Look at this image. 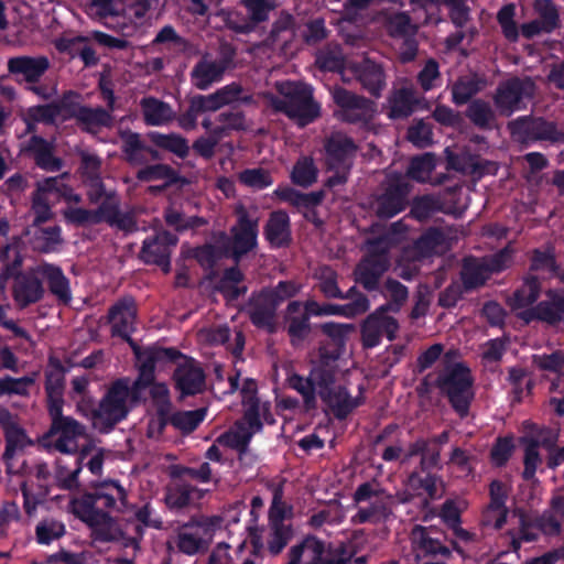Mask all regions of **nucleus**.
I'll return each mask as SVG.
<instances>
[{"label":"nucleus","mask_w":564,"mask_h":564,"mask_svg":"<svg viewBox=\"0 0 564 564\" xmlns=\"http://www.w3.org/2000/svg\"><path fill=\"white\" fill-rule=\"evenodd\" d=\"M63 215L68 223L76 225L96 224L100 221V215L80 207H67Z\"/></svg>","instance_id":"obj_62"},{"label":"nucleus","mask_w":564,"mask_h":564,"mask_svg":"<svg viewBox=\"0 0 564 564\" xmlns=\"http://www.w3.org/2000/svg\"><path fill=\"white\" fill-rule=\"evenodd\" d=\"M126 10L124 0H91L87 13L95 19L122 17Z\"/></svg>","instance_id":"obj_43"},{"label":"nucleus","mask_w":564,"mask_h":564,"mask_svg":"<svg viewBox=\"0 0 564 564\" xmlns=\"http://www.w3.org/2000/svg\"><path fill=\"white\" fill-rule=\"evenodd\" d=\"M400 224H394L389 234L367 243L366 258L357 267L356 280L367 290H375L382 273L389 267L387 250L400 241Z\"/></svg>","instance_id":"obj_7"},{"label":"nucleus","mask_w":564,"mask_h":564,"mask_svg":"<svg viewBox=\"0 0 564 564\" xmlns=\"http://www.w3.org/2000/svg\"><path fill=\"white\" fill-rule=\"evenodd\" d=\"M438 384L447 394L454 409L460 415H465L473 398L469 370L462 364L448 367L440 377Z\"/></svg>","instance_id":"obj_10"},{"label":"nucleus","mask_w":564,"mask_h":564,"mask_svg":"<svg viewBox=\"0 0 564 564\" xmlns=\"http://www.w3.org/2000/svg\"><path fill=\"white\" fill-rule=\"evenodd\" d=\"M9 70L20 79L26 82L37 80L48 67V62L44 57H15L8 63Z\"/></svg>","instance_id":"obj_32"},{"label":"nucleus","mask_w":564,"mask_h":564,"mask_svg":"<svg viewBox=\"0 0 564 564\" xmlns=\"http://www.w3.org/2000/svg\"><path fill=\"white\" fill-rule=\"evenodd\" d=\"M513 518L520 525L518 535L511 534L513 549L517 550L522 541H533L539 530L546 534H555L560 531L561 522L564 520V498L553 499L551 513L543 516L539 525L532 523L523 514H517Z\"/></svg>","instance_id":"obj_12"},{"label":"nucleus","mask_w":564,"mask_h":564,"mask_svg":"<svg viewBox=\"0 0 564 564\" xmlns=\"http://www.w3.org/2000/svg\"><path fill=\"white\" fill-rule=\"evenodd\" d=\"M334 101L341 108L340 118L347 121L368 120L375 112L373 105L355 94L336 88L333 91Z\"/></svg>","instance_id":"obj_24"},{"label":"nucleus","mask_w":564,"mask_h":564,"mask_svg":"<svg viewBox=\"0 0 564 564\" xmlns=\"http://www.w3.org/2000/svg\"><path fill=\"white\" fill-rule=\"evenodd\" d=\"M292 180L301 186H308L316 180V169L308 159L300 160L292 171Z\"/></svg>","instance_id":"obj_56"},{"label":"nucleus","mask_w":564,"mask_h":564,"mask_svg":"<svg viewBox=\"0 0 564 564\" xmlns=\"http://www.w3.org/2000/svg\"><path fill=\"white\" fill-rule=\"evenodd\" d=\"M290 564H344V560L335 558L317 539L306 538L291 549Z\"/></svg>","instance_id":"obj_21"},{"label":"nucleus","mask_w":564,"mask_h":564,"mask_svg":"<svg viewBox=\"0 0 564 564\" xmlns=\"http://www.w3.org/2000/svg\"><path fill=\"white\" fill-rule=\"evenodd\" d=\"M535 11L539 20L542 21V28L546 32H551L556 26L557 12L554 4L550 0H538L535 2Z\"/></svg>","instance_id":"obj_58"},{"label":"nucleus","mask_w":564,"mask_h":564,"mask_svg":"<svg viewBox=\"0 0 564 564\" xmlns=\"http://www.w3.org/2000/svg\"><path fill=\"white\" fill-rule=\"evenodd\" d=\"M218 522L217 518L202 517L183 525L176 535L177 549L187 555L206 550L216 533Z\"/></svg>","instance_id":"obj_11"},{"label":"nucleus","mask_w":564,"mask_h":564,"mask_svg":"<svg viewBox=\"0 0 564 564\" xmlns=\"http://www.w3.org/2000/svg\"><path fill=\"white\" fill-rule=\"evenodd\" d=\"M434 167V156L432 154H424L412 160L408 174L419 182H427Z\"/></svg>","instance_id":"obj_50"},{"label":"nucleus","mask_w":564,"mask_h":564,"mask_svg":"<svg viewBox=\"0 0 564 564\" xmlns=\"http://www.w3.org/2000/svg\"><path fill=\"white\" fill-rule=\"evenodd\" d=\"M64 531L65 528L63 523L54 520H46L37 525L36 535L40 543L48 544L53 540L62 536Z\"/></svg>","instance_id":"obj_57"},{"label":"nucleus","mask_w":564,"mask_h":564,"mask_svg":"<svg viewBox=\"0 0 564 564\" xmlns=\"http://www.w3.org/2000/svg\"><path fill=\"white\" fill-rule=\"evenodd\" d=\"M355 145L345 134H333L326 145V162L329 171H334L327 180L329 186L346 181L347 171L350 166V158L355 153Z\"/></svg>","instance_id":"obj_15"},{"label":"nucleus","mask_w":564,"mask_h":564,"mask_svg":"<svg viewBox=\"0 0 564 564\" xmlns=\"http://www.w3.org/2000/svg\"><path fill=\"white\" fill-rule=\"evenodd\" d=\"M130 403V382L127 379H120L109 388L98 408L93 403L86 417L96 430L106 432L126 417Z\"/></svg>","instance_id":"obj_5"},{"label":"nucleus","mask_w":564,"mask_h":564,"mask_svg":"<svg viewBox=\"0 0 564 564\" xmlns=\"http://www.w3.org/2000/svg\"><path fill=\"white\" fill-rule=\"evenodd\" d=\"M96 539L101 541H112L119 538L120 531L111 518L102 512V520H96L95 524L89 525Z\"/></svg>","instance_id":"obj_55"},{"label":"nucleus","mask_w":564,"mask_h":564,"mask_svg":"<svg viewBox=\"0 0 564 564\" xmlns=\"http://www.w3.org/2000/svg\"><path fill=\"white\" fill-rule=\"evenodd\" d=\"M246 545V542H237L235 545L221 542L212 551L208 564H234L237 555Z\"/></svg>","instance_id":"obj_49"},{"label":"nucleus","mask_w":564,"mask_h":564,"mask_svg":"<svg viewBox=\"0 0 564 564\" xmlns=\"http://www.w3.org/2000/svg\"><path fill=\"white\" fill-rule=\"evenodd\" d=\"M257 223L247 219L245 216L239 218L238 225L232 229V253L236 258L251 250L257 243Z\"/></svg>","instance_id":"obj_34"},{"label":"nucleus","mask_w":564,"mask_h":564,"mask_svg":"<svg viewBox=\"0 0 564 564\" xmlns=\"http://www.w3.org/2000/svg\"><path fill=\"white\" fill-rule=\"evenodd\" d=\"M412 9H413V22L405 13H397L389 18L388 20V30L393 36H409L414 34L417 24L425 23L424 21H416V15H424V10L417 6L414 7L413 0H411Z\"/></svg>","instance_id":"obj_37"},{"label":"nucleus","mask_w":564,"mask_h":564,"mask_svg":"<svg viewBox=\"0 0 564 564\" xmlns=\"http://www.w3.org/2000/svg\"><path fill=\"white\" fill-rule=\"evenodd\" d=\"M368 307L369 303L365 296H359L355 302L348 305H319L314 301H308L304 306H302L299 302H292L289 304L286 311L289 334L293 341H297L303 339L308 333L310 316L344 315L352 317L365 313Z\"/></svg>","instance_id":"obj_2"},{"label":"nucleus","mask_w":564,"mask_h":564,"mask_svg":"<svg viewBox=\"0 0 564 564\" xmlns=\"http://www.w3.org/2000/svg\"><path fill=\"white\" fill-rule=\"evenodd\" d=\"M421 455V466L423 469H429L437 465L440 460V452L429 447L426 441L415 442L409 451V456Z\"/></svg>","instance_id":"obj_53"},{"label":"nucleus","mask_w":564,"mask_h":564,"mask_svg":"<svg viewBox=\"0 0 564 564\" xmlns=\"http://www.w3.org/2000/svg\"><path fill=\"white\" fill-rule=\"evenodd\" d=\"M177 361V368L174 372L176 388L182 394H195L203 390L205 386V376L196 361L187 357H176L172 360Z\"/></svg>","instance_id":"obj_22"},{"label":"nucleus","mask_w":564,"mask_h":564,"mask_svg":"<svg viewBox=\"0 0 564 564\" xmlns=\"http://www.w3.org/2000/svg\"><path fill=\"white\" fill-rule=\"evenodd\" d=\"M240 181L247 186L261 189L272 184L270 174L262 169H251L242 172Z\"/></svg>","instance_id":"obj_61"},{"label":"nucleus","mask_w":564,"mask_h":564,"mask_svg":"<svg viewBox=\"0 0 564 564\" xmlns=\"http://www.w3.org/2000/svg\"><path fill=\"white\" fill-rule=\"evenodd\" d=\"M144 120L150 126H162L171 121L174 117L170 106L155 98H144L141 101Z\"/></svg>","instance_id":"obj_38"},{"label":"nucleus","mask_w":564,"mask_h":564,"mask_svg":"<svg viewBox=\"0 0 564 564\" xmlns=\"http://www.w3.org/2000/svg\"><path fill=\"white\" fill-rule=\"evenodd\" d=\"M550 301L538 306V315L547 322L564 321V296L549 294Z\"/></svg>","instance_id":"obj_47"},{"label":"nucleus","mask_w":564,"mask_h":564,"mask_svg":"<svg viewBox=\"0 0 564 564\" xmlns=\"http://www.w3.org/2000/svg\"><path fill=\"white\" fill-rule=\"evenodd\" d=\"M89 380L86 377H76L72 380V399L76 403L77 412L86 416L91 410L93 398L88 394Z\"/></svg>","instance_id":"obj_45"},{"label":"nucleus","mask_w":564,"mask_h":564,"mask_svg":"<svg viewBox=\"0 0 564 564\" xmlns=\"http://www.w3.org/2000/svg\"><path fill=\"white\" fill-rule=\"evenodd\" d=\"M533 362L544 371L564 377V352L556 351L551 355H534Z\"/></svg>","instance_id":"obj_52"},{"label":"nucleus","mask_w":564,"mask_h":564,"mask_svg":"<svg viewBox=\"0 0 564 564\" xmlns=\"http://www.w3.org/2000/svg\"><path fill=\"white\" fill-rule=\"evenodd\" d=\"M265 235L273 246H282L289 241V217L283 212H274L271 214L267 227Z\"/></svg>","instance_id":"obj_39"},{"label":"nucleus","mask_w":564,"mask_h":564,"mask_svg":"<svg viewBox=\"0 0 564 564\" xmlns=\"http://www.w3.org/2000/svg\"><path fill=\"white\" fill-rule=\"evenodd\" d=\"M205 417V410L198 409L193 411L178 412L172 416V423L175 427L183 432H192Z\"/></svg>","instance_id":"obj_51"},{"label":"nucleus","mask_w":564,"mask_h":564,"mask_svg":"<svg viewBox=\"0 0 564 564\" xmlns=\"http://www.w3.org/2000/svg\"><path fill=\"white\" fill-rule=\"evenodd\" d=\"M43 288L39 281L35 270L32 274H20L15 276L13 295L20 306H26L41 299Z\"/></svg>","instance_id":"obj_31"},{"label":"nucleus","mask_w":564,"mask_h":564,"mask_svg":"<svg viewBox=\"0 0 564 564\" xmlns=\"http://www.w3.org/2000/svg\"><path fill=\"white\" fill-rule=\"evenodd\" d=\"M281 97L271 99L272 107L284 112L290 119L304 127L319 116V106L313 100L312 87L302 83L281 82L276 84Z\"/></svg>","instance_id":"obj_3"},{"label":"nucleus","mask_w":564,"mask_h":564,"mask_svg":"<svg viewBox=\"0 0 564 564\" xmlns=\"http://www.w3.org/2000/svg\"><path fill=\"white\" fill-rule=\"evenodd\" d=\"M7 451L6 456H12L17 451L23 449L25 446L31 444V441L25 435L24 431L15 425H11L7 429Z\"/></svg>","instance_id":"obj_59"},{"label":"nucleus","mask_w":564,"mask_h":564,"mask_svg":"<svg viewBox=\"0 0 564 564\" xmlns=\"http://www.w3.org/2000/svg\"><path fill=\"white\" fill-rule=\"evenodd\" d=\"M203 497V491L187 485H181L170 489L166 501L170 507L182 508L189 503H194Z\"/></svg>","instance_id":"obj_44"},{"label":"nucleus","mask_w":564,"mask_h":564,"mask_svg":"<svg viewBox=\"0 0 564 564\" xmlns=\"http://www.w3.org/2000/svg\"><path fill=\"white\" fill-rule=\"evenodd\" d=\"M133 350L139 367V378L134 382V388L135 390H140L150 386V395L156 406L159 415L166 416L171 409L169 388L165 383L153 382V372L155 367L160 364L165 362V360H173L176 357V351L158 347H148L144 349L133 347Z\"/></svg>","instance_id":"obj_1"},{"label":"nucleus","mask_w":564,"mask_h":564,"mask_svg":"<svg viewBox=\"0 0 564 564\" xmlns=\"http://www.w3.org/2000/svg\"><path fill=\"white\" fill-rule=\"evenodd\" d=\"M511 262V251L507 248L490 259L478 261L469 259L465 262L462 278L467 288H476L482 284L491 272L507 268Z\"/></svg>","instance_id":"obj_18"},{"label":"nucleus","mask_w":564,"mask_h":564,"mask_svg":"<svg viewBox=\"0 0 564 564\" xmlns=\"http://www.w3.org/2000/svg\"><path fill=\"white\" fill-rule=\"evenodd\" d=\"M389 102L391 118L408 117L415 104L414 91L411 87H402L393 94Z\"/></svg>","instance_id":"obj_42"},{"label":"nucleus","mask_w":564,"mask_h":564,"mask_svg":"<svg viewBox=\"0 0 564 564\" xmlns=\"http://www.w3.org/2000/svg\"><path fill=\"white\" fill-rule=\"evenodd\" d=\"M358 512L352 517L356 523L378 522L388 516L390 498L375 485L364 484L355 492Z\"/></svg>","instance_id":"obj_13"},{"label":"nucleus","mask_w":564,"mask_h":564,"mask_svg":"<svg viewBox=\"0 0 564 564\" xmlns=\"http://www.w3.org/2000/svg\"><path fill=\"white\" fill-rule=\"evenodd\" d=\"M62 242L61 229L52 227L40 229L34 234L33 247L43 252L54 251Z\"/></svg>","instance_id":"obj_48"},{"label":"nucleus","mask_w":564,"mask_h":564,"mask_svg":"<svg viewBox=\"0 0 564 564\" xmlns=\"http://www.w3.org/2000/svg\"><path fill=\"white\" fill-rule=\"evenodd\" d=\"M511 134L517 141L545 140L551 142L564 141V132L554 122L541 118H520L509 123Z\"/></svg>","instance_id":"obj_16"},{"label":"nucleus","mask_w":564,"mask_h":564,"mask_svg":"<svg viewBox=\"0 0 564 564\" xmlns=\"http://www.w3.org/2000/svg\"><path fill=\"white\" fill-rule=\"evenodd\" d=\"M109 318L112 334L129 338L135 318L134 302L130 299L120 301L110 310Z\"/></svg>","instance_id":"obj_29"},{"label":"nucleus","mask_w":564,"mask_h":564,"mask_svg":"<svg viewBox=\"0 0 564 564\" xmlns=\"http://www.w3.org/2000/svg\"><path fill=\"white\" fill-rule=\"evenodd\" d=\"M534 85L530 79H512L500 86L496 95V106L506 116L522 109L524 101L530 99Z\"/></svg>","instance_id":"obj_20"},{"label":"nucleus","mask_w":564,"mask_h":564,"mask_svg":"<svg viewBox=\"0 0 564 564\" xmlns=\"http://www.w3.org/2000/svg\"><path fill=\"white\" fill-rule=\"evenodd\" d=\"M361 84L373 95H377L383 86V74L379 65L365 61L361 67L355 69Z\"/></svg>","instance_id":"obj_41"},{"label":"nucleus","mask_w":564,"mask_h":564,"mask_svg":"<svg viewBox=\"0 0 564 564\" xmlns=\"http://www.w3.org/2000/svg\"><path fill=\"white\" fill-rule=\"evenodd\" d=\"M539 295V284L535 279H528L514 294L517 307H525L535 302Z\"/></svg>","instance_id":"obj_60"},{"label":"nucleus","mask_w":564,"mask_h":564,"mask_svg":"<svg viewBox=\"0 0 564 564\" xmlns=\"http://www.w3.org/2000/svg\"><path fill=\"white\" fill-rule=\"evenodd\" d=\"M411 539L415 547L426 554H447L448 550L441 543L429 536L426 530L422 527H415L412 531Z\"/></svg>","instance_id":"obj_46"},{"label":"nucleus","mask_w":564,"mask_h":564,"mask_svg":"<svg viewBox=\"0 0 564 564\" xmlns=\"http://www.w3.org/2000/svg\"><path fill=\"white\" fill-rule=\"evenodd\" d=\"M240 280V271L236 269H230L225 273L220 282L219 289L225 294L226 297L235 299L243 291V289L238 285Z\"/></svg>","instance_id":"obj_63"},{"label":"nucleus","mask_w":564,"mask_h":564,"mask_svg":"<svg viewBox=\"0 0 564 564\" xmlns=\"http://www.w3.org/2000/svg\"><path fill=\"white\" fill-rule=\"evenodd\" d=\"M35 274L48 283L52 293L59 300L64 302L69 301V284L59 268L50 264H41L35 269Z\"/></svg>","instance_id":"obj_36"},{"label":"nucleus","mask_w":564,"mask_h":564,"mask_svg":"<svg viewBox=\"0 0 564 564\" xmlns=\"http://www.w3.org/2000/svg\"><path fill=\"white\" fill-rule=\"evenodd\" d=\"M29 117L34 121L56 122L70 117L78 118L89 130L110 123V116L102 109L80 107L76 94H67L58 104L37 106L29 109Z\"/></svg>","instance_id":"obj_4"},{"label":"nucleus","mask_w":564,"mask_h":564,"mask_svg":"<svg viewBox=\"0 0 564 564\" xmlns=\"http://www.w3.org/2000/svg\"><path fill=\"white\" fill-rule=\"evenodd\" d=\"M63 386H64L63 368L57 362L51 361L47 373H46V392H47V399H48V410H50L51 415H58L62 413Z\"/></svg>","instance_id":"obj_30"},{"label":"nucleus","mask_w":564,"mask_h":564,"mask_svg":"<svg viewBox=\"0 0 564 564\" xmlns=\"http://www.w3.org/2000/svg\"><path fill=\"white\" fill-rule=\"evenodd\" d=\"M408 489L413 496L436 498L441 496L442 482L431 475L422 477L419 474H412L408 480Z\"/></svg>","instance_id":"obj_40"},{"label":"nucleus","mask_w":564,"mask_h":564,"mask_svg":"<svg viewBox=\"0 0 564 564\" xmlns=\"http://www.w3.org/2000/svg\"><path fill=\"white\" fill-rule=\"evenodd\" d=\"M242 391L248 399L245 401L246 412L243 419L218 438L219 444L239 451L243 449L252 435L260 431L261 419H265V414L269 410L267 403H260L253 399L256 391V383L253 381H248Z\"/></svg>","instance_id":"obj_8"},{"label":"nucleus","mask_w":564,"mask_h":564,"mask_svg":"<svg viewBox=\"0 0 564 564\" xmlns=\"http://www.w3.org/2000/svg\"><path fill=\"white\" fill-rule=\"evenodd\" d=\"M327 384L319 390V395L333 409L338 417H344L352 409L358 406V398L350 397L345 388L334 386V373L328 370Z\"/></svg>","instance_id":"obj_25"},{"label":"nucleus","mask_w":564,"mask_h":564,"mask_svg":"<svg viewBox=\"0 0 564 564\" xmlns=\"http://www.w3.org/2000/svg\"><path fill=\"white\" fill-rule=\"evenodd\" d=\"M414 7L420 6L424 10V15H416V21H437L438 7L446 4L449 8L451 17L456 25H464L468 20V10L460 0H413Z\"/></svg>","instance_id":"obj_26"},{"label":"nucleus","mask_w":564,"mask_h":564,"mask_svg":"<svg viewBox=\"0 0 564 564\" xmlns=\"http://www.w3.org/2000/svg\"><path fill=\"white\" fill-rule=\"evenodd\" d=\"M444 236L438 230H430L423 235L413 246L412 250H406L398 262L399 274L403 279H410L417 270L415 261L438 253L444 250Z\"/></svg>","instance_id":"obj_17"},{"label":"nucleus","mask_w":564,"mask_h":564,"mask_svg":"<svg viewBox=\"0 0 564 564\" xmlns=\"http://www.w3.org/2000/svg\"><path fill=\"white\" fill-rule=\"evenodd\" d=\"M328 370L322 367H315L310 375L308 379L300 376H292L290 378V386L303 395V400L307 408L315 404V395L319 394L324 384H327L326 376Z\"/></svg>","instance_id":"obj_28"},{"label":"nucleus","mask_w":564,"mask_h":564,"mask_svg":"<svg viewBox=\"0 0 564 564\" xmlns=\"http://www.w3.org/2000/svg\"><path fill=\"white\" fill-rule=\"evenodd\" d=\"M408 193V187L399 182L395 188L392 185L387 192L377 198L375 208L380 217L390 218L404 208V197Z\"/></svg>","instance_id":"obj_33"},{"label":"nucleus","mask_w":564,"mask_h":564,"mask_svg":"<svg viewBox=\"0 0 564 564\" xmlns=\"http://www.w3.org/2000/svg\"><path fill=\"white\" fill-rule=\"evenodd\" d=\"M384 296L392 300L394 304H388L371 314L364 324L362 338L367 347H375L379 344L380 337L387 335L389 339L394 337L398 329V323L394 318L387 316V310H398L406 300L408 290L397 281H387Z\"/></svg>","instance_id":"obj_6"},{"label":"nucleus","mask_w":564,"mask_h":564,"mask_svg":"<svg viewBox=\"0 0 564 564\" xmlns=\"http://www.w3.org/2000/svg\"><path fill=\"white\" fill-rule=\"evenodd\" d=\"M225 66L221 62L204 57L192 70L193 84L202 90L221 79Z\"/></svg>","instance_id":"obj_35"},{"label":"nucleus","mask_w":564,"mask_h":564,"mask_svg":"<svg viewBox=\"0 0 564 564\" xmlns=\"http://www.w3.org/2000/svg\"><path fill=\"white\" fill-rule=\"evenodd\" d=\"M52 416L50 431L51 442L61 453L72 454L78 448V438L85 435V427L69 416L62 413Z\"/></svg>","instance_id":"obj_19"},{"label":"nucleus","mask_w":564,"mask_h":564,"mask_svg":"<svg viewBox=\"0 0 564 564\" xmlns=\"http://www.w3.org/2000/svg\"><path fill=\"white\" fill-rule=\"evenodd\" d=\"M138 177L141 181H164V186L176 181L175 172L166 165L158 164L145 167L138 172Z\"/></svg>","instance_id":"obj_54"},{"label":"nucleus","mask_w":564,"mask_h":564,"mask_svg":"<svg viewBox=\"0 0 564 564\" xmlns=\"http://www.w3.org/2000/svg\"><path fill=\"white\" fill-rule=\"evenodd\" d=\"M126 491L116 481L101 484L94 495H85L75 498L69 503V511L88 525L95 524L96 520H102V512L96 509V505L108 509H120L124 506Z\"/></svg>","instance_id":"obj_9"},{"label":"nucleus","mask_w":564,"mask_h":564,"mask_svg":"<svg viewBox=\"0 0 564 564\" xmlns=\"http://www.w3.org/2000/svg\"><path fill=\"white\" fill-rule=\"evenodd\" d=\"M59 199L70 204L79 202V196L74 194L64 184L63 177L47 178L39 183L37 192L33 199L36 221L47 220L51 217V205Z\"/></svg>","instance_id":"obj_14"},{"label":"nucleus","mask_w":564,"mask_h":564,"mask_svg":"<svg viewBox=\"0 0 564 564\" xmlns=\"http://www.w3.org/2000/svg\"><path fill=\"white\" fill-rule=\"evenodd\" d=\"M557 440V434L550 430H540L535 435L524 436L521 442L524 445V471L523 476L530 479L534 476L541 463L538 447L551 449Z\"/></svg>","instance_id":"obj_23"},{"label":"nucleus","mask_w":564,"mask_h":564,"mask_svg":"<svg viewBox=\"0 0 564 564\" xmlns=\"http://www.w3.org/2000/svg\"><path fill=\"white\" fill-rule=\"evenodd\" d=\"M153 140L160 147L169 149L170 151L176 153L180 156H184L188 151V145L186 141L183 138L175 134H155L153 135Z\"/></svg>","instance_id":"obj_64"},{"label":"nucleus","mask_w":564,"mask_h":564,"mask_svg":"<svg viewBox=\"0 0 564 564\" xmlns=\"http://www.w3.org/2000/svg\"><path fill=\"white\" fill-rule=\"evenodd\" d=\"M177 239L169 232H161L154 239H148L143 242L142 256L147 262L156 263L162 267L164 272L170 270V247L175 246Z\"/></svg>","instance_id":"obj_27"}]
</instances>
